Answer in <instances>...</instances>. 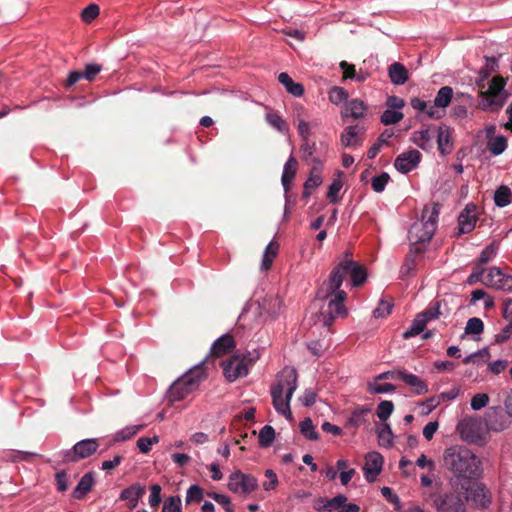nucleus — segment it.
I'll return each instance as SVG.
<instances>
[{"mask_svg":"<svg viewBox=\"0 0 512 512\" xmlns=\"http://www.w3.org/2000/svg\"><path fill=\"white\" fill-rule=\"evenodd\" d=\"M497 252H498V244L496 242H493L490 245H488L481 252L478 265L485 264V263L491 261L492 259H494L495 256L497 255Z\"/></svg>","mask_w":512,"mask_h":512,"instance_id":"49","label":"nucleus"},{"mask_svg":"<svg viewBox=\"0 0 512 512\" xmlns=\"http://www.w3.org/2000/svg\"><path fill=\"white\" fill-rule=\"evenodd\" d=\"M378 443L382 447H390L393 444V433L389 424H383L378 430Z\"/></svg>","mask_w":512,"mask_h":512,"instance_id":"38","label":"nucleus"},{"mask_svg":"<svg viewBox=\"0 0 512 512\" xmlns=\"http://www.w3.org/2000/svg\"><path fill=\"white\" fill-rule=\"evenodd\" d=\"M208 496L218 504L222 505L226 512H234V509L231 505V500L228 496L219 493H209Z\"/></svg>","mask_w":512,"mask_h":512,"instance_id":"57","label":"nucleus"},{"mask_svg":"<svg viewBox=\"0 0 512 512\" xmlns=\"http://www.w3.org/2000/svg\"><path fill=\"white\" fill-rule=\"evenodd\" d=\"M298 375L294 368L285 367L277 375L270 393L275 410L287 420H292L291 398L298 387Z\"/></svg>","mask_w":512,"mask_h":512,"instance_id":"3","label":"nucleus"},{"mask_svg":"<svg viewBox=\"0 0 512 512\" xmlns=\"http://www.w3.org/2000/svg\"><path fill=\"white\" fill-rule=\"evenodd\" d=\"M394 410V404L392 401L384 400L381 401L377 406L376 414L381 421H386Z\"/></svg>","mask_w":512,"mask_h":512,"instance_id":"44","label":"nucleus"},{"mask_svg":"<svg viewBox=\"0 0 512 512\" xmlns=\"http://www.w3.org/2000/svg\"><path fill=\"white\" fill-rule=\"evenodd\" d=\"M367 389H368V392L371 394H382V393L394 392L396 390V387L390 383L380 384L377 382H372V383H368Z\"/></svg>","mask_w":512,"mask_h":512,"instance_id":"48","label":"nucleus"},{"mask_svg":"<svg viewBox=\"0 0 512 512\" xmlns=\"http://www.w3.org/2000/svg\"><path fill=\"white\" fill-rule=\"evenodd\" d=\"M145 494L144 486L140 484H134L130 487L124 489L120 494L121 500L128 501V506L130 509H134L138 505L139 499Z\"/></svg>","mask_w":512,"mask_h":512,"instance_id":"23","label":"nucleus"},{"mask_svg":"<svg viewBox=\"0 0 512 512\" xmlns=\"http://www.w3.org/2000/svg\"><path fill=\"white\" fill-rule=\"evenodd\" d=\"M256 306L257 314L263 319L276 318L283 306V301L278 295H266L258 299L252 306Z\"/></svg>","mask_w":512,"mask_h":512,"instance_id":"12","label":"nucleus"},{"mask_svg":"<svg viewBox=\"0 0 512 512\" xmlns=\"http://www.w3.org/2000/svg\"><path fill=\"white\" fill-rule=\"evenodd\" d=\"M452 95H453V90L451 87L444 86V87L440 88V90L438 91V93L434 99L435 105L437 107H440L441 109L446 108L449 105V103L451 102Z\"/></svg>","mask_w":512,"mask_h":512,"instance_id":"37","label":"nucleus"},{"mask_svg":"<svg viewBox=\"0 0 512 512\" xmlns=\"http://www.w3.org/2000/svg\"><path fill=\"white\" fill-rule=\"evenodd\" d=\"M328 96H329V100L333 104L339 105L343 101L347 100L348 93L346 92V90L344 88L334 86L329 90Z\"/></svg>","mask_w":512,"mask_h":512,"instance_id":"45","label":"nucleus"},{"mask_svg":"<svg viewBox=\"0 0 512 512\" xmlns=\"http://www.w3.org/2000/svg\"><path fill=\"white\" fill-rule=\"evenodd\" d=\"M267 123L279 132H287L288 126L285 120L277 113L269 112L266 114Z\"/></svg>","mask_w":512,"mask_h":512,"instance_id":"39","label":"nucleus"},{"mask_svg":"<svg viewBox=\"0 0 512 512\" xmlns=\"http://www.w3.org/2000/svg\"><path fill=\"white\" fill-rule=\"evenodd\" d=\"M265 476L267 478V481L263 482L262 484L264 490L269 491L275 489L276 486L278 485V478L274 471L271 469H267L265 471Z\"/></svg>","mask_w":512,"mask_h":512,"instance_id":"62","label":"nucleus"},{"mask_svg":"<svg viewBox=\"0 0 512 512\" xmlns=\"http://www.w3.org/2000/svg\"><path fill=\"white\" fill-rule=\"evenodd\" d=\"M439 213V205L436 203L424 207L421 220L415 222L408 233L412 244L426 243L431 240L437 228Z\"/></svg>","mask_w":512,"mask_h":512,"instance_id":"5","label":"nucleus"},{"mask_svg":"<svg viewBox=\"0 0 512 512\" xmlns=\"http://www.w3.org/2000/svg\"><path fill=\"white\" fill-rule=\"evenodd\" d=\"M399 379L403 380L407 385L414 388L417 395H423L428 392L427 383L415 374L403 371L398 373Z\"/></svg>","mask_w":512,"mask_h":512,"instance_id":"24","label":"nucleus"},{"mask_svg":"<svg viewBox=\"0 0 512 512\" xmlns=\"http://www.w3.org/2000/svg\"><path fill=\"white\" fill-rule=\"evenodd\" d=\"M390 176L388 173L383 172L381 175L372 179V188L375 192L380 193L384 191L386 184L388 183Z\"/></svg>","mask_w":512,"mask_h":512,"instance_id":"55","label":"nucleus"},{"mask_svg":"<svg viewBox=\"0 0 512 512\" xmlns=\"http://www.w3.org/2000/svg\"><path fill=\"white\" fill-rule=\"evenodd\" d=\"M490 357H491V355H490L488 349L485 348L478 352H475V353H472V354L466 356L463 359V363H465V364L474 363L477 361L478 358H482V362H487L490 359Z\"/></svg>","mask_w":512,"mask_h":512,"instance_id":"58","label":"nucleus"},{"mask_svg":"<svg viewBox=\"0 0 512 512\" xmlns=\"http://www.w3.org/2000/svg\"><path fill=\"white\" fill-rule=\"evenodd\" d=\"M437 129L438 127L435 126L422 127L412 133L410 140L422 150H430L433 148V140Z\"/></svg>","mask_w":512,"mask_h":512,"instance_id":"16","label":"nucleus"},{"mask_svg":"<svg viewBox=\"0 0 512 512\" xmlns=\"http://www.w3.org/2000/svg\"><path fill=\"white\" fill-rule=\"evenodd\" d=\"M161 486L154 484L150 487L149 505L156 508L161 502Z\"/></svg>","mask_w":512,"mask_h":512,"instance_id":"61","label":"nucleus"},{"mask_svg":"<svg viewBox=\"0 0 512 512\" xmlns=\"http://www.w3.org/2000/svg\"><path fill=\"white\" fill-rule=\"evenodd\" d=\"M322 165H312L310 175L308 179L304 183V188L306 190H312L317 188L322 184V175H321Z\"/></svg>","mask_w":512,"mask_h":512,"instance_id":"34","label":"nucleus"},{"mask_svg":"<svg viewBox=\"0 0 512 512\" xmlns=\"http://www.w3.org/2000/svg\"><path fill=\"white\" fill-rule=\"evenodd\" d=\"M95 483L93 473H86L78 482L76 488L73 491V496L76 499L83 498L93 487Z\"/></svg>","mask_w":512,"mask_h":512,"instance_id":"27","label":"nucleus"},{"mask_svg":"<svg viewBox=\"0 0 512 512\" xmlns=\"http://www.w3.org/2000/svg\"><path fill=\"white\" fill-rule=\"evenodd\" d=\"M99 448L96 438H88L77 442L70 450L64 452L63 459L66 462H77L92 456Z\"/></svg>","mask_w":512,"mask_h":512,"instance_id":"10","label":"nucleus"},{"mask_svg":"<svg viewBox=\"0 0 512 512\" xmlns=\"http://www.w3.org/2000/svg\"><path fill=\"white\" fill-rule=\"evenodd\" d=\"M335 275L330 274L328 280L323 282L316 294L318 300L327 302V308H321L325 326H330L336 317L347 315V309L344 305L347 294L340 289V279Z\"/></svg>","mask_w":512,"mask_h":512,"instance_id":"2","label":"nucleus"},{"mask_svg":"<svg viewBox=\"0 0 512 512\" xmlns=\"http://www.w3.org/2000/svg\"><path fill=\"white\" fill-rule=\"evenodd\" d=\"M427 324L428 323L420 316V314H417V316L412 322L411 327L403 333V338L409 339L411 337L419 335L421 332L424 331Z\"/></svg>","mask_w":512,"mask_h":512,"instance_id":"36","label":"nucleus"},{"mask_svg":"<svg viewBox=\"0 0 512 512\" xmlns=\"http://www.w3.org/2000/svg\"><path fill=\"white\" fill-rule=\"evenodd\" d=\"M342 186L343 184L340 179H334L331 185L329 186L327 197L330 199L332 203H337L339 201L338 194Z\"/></svg>","mask_w":512,"mask_h":512,"instance_id":"56","label":"nucleus"},{"mask_svg":"<svg viewBox=\"0 0 512 512\" xmlns=\"http://www.w3.org/2000/svg\"><path fill=\"white\" fill-rule=\"evenodd\" d=\"M488 75L489 72L487 70H483L481 71L480 79L476 81V86L480 89L479 95L481 97V101L479 105L484 110L493 108L499 109L507 99V94L504 90L505 79L501 76L493 77L488 88L484 90V81Z\"/></svg>","mask_w":512,"mask_h":512,"instance_id":"4","label":"nucleus"},{"mask_svg":"<svg viewBox=\"0 0 512 512\" xmlns=\"http://www.w3.org/2000/svg\"><path fill=\"white\" fill-rule=\"evenodd\" d=\"M383 466V457L378 452H370L365 457L363 471L368 482L376 480Z\"/></svg>","mask_w":512,"mask_h":512,"instance_id":"17","label":"nucleus"},{"mask_svg":"<svg viewBox=\"0 0 512 512\" xmlns=\"http://www.w3.org/2000/svg\"><path fill=\"white\" fill-rule=\"evenodd\" d=\"M341 143L345 147H358L362 141L359 138V128L357 126L347 127L341 135Z\"/></svg>","mask_w":512,"mask_h":512,"instance_id":"29","label":"nucleus"},{"mask_svg":"<svg viewBox=\"0 0 512 512\" xmlns=\"http://www.w3.org/2000/svg\"><path fill=\"white\" fill-rule=\"evenodd\" d=\"M205 378L206 374L202 365L193 367L170 386L168 391L169 400L176 402L184 399L195 391Z\"/></svg>","mask_w":512,"mask_h":512,"instance_id":"6","label":"nucleus"},{"mask_svg":"<svg viewBox=\"0 0 512 512\" xmlns=\"http://www.w3.org/2000/svg\"><path fill=\"white\" fill-rule=\"evenodd\" d=\"M234 346L235 343L233 337L231 335H223L214 342L211 352L213 355L220 357L230 352Z\"/></svg>","mask_w":512,"mask_h":512,"instance_id":"25","label":"nucleus"},{"mask_svg":"<svg viewBox=\"0 0 512 512\" xmlns=\"http://www.w3.org/2000/svg\"><path fill=\"white\" fill-rule=\"evenodd\" d=\"M466 500L475 507L486 508L491 503V494L483 484L473 483L467 489Z\"/></svg>","mask_w":512,"mask_h":512,"instance_id":"15","label":"nucleus"},{"mask_svg":"<svg viewBox=\"0 0 512 512\" xmlns=\"http://www.w3.org/2000/svg\"><path fill=\"white\" fill-rule=\"evenodd\" d=\"M388 74L395 85H403L408 80V71L404 65L394 62L389 66Z\"/></svg>","mask_w":512,"mask_h":512,"instance_id":"26","label":"nucleus"},{"mask_svg":"<svg viewBox=\"0 0 512 512\" xmlns=\"http://www.w3.org/2000/svg\"><path fill=\"white\" fill-rule=\"evenodd\" d=\"M494 202L498 207H506L512 202V191L508 186H500L494 193Z\"/></svg>","mask_w":512,"mask_h":512,"instance_id":"33","label":"nucleus"},{"mask_svg":"<svg viewBox=\"0 0 512 512\" xmlns=\"http://www.w3.org/2000/svg\"><path fill=\"white\" fill-rule=\"evenodd\" d=\"M452 129L446 125H441L437 129V145L442 155L450 154L453 150Z\"/></svg>","mask_w":512,"mask_h":512,"instance_id":"19","label":"nucleus"},{"mask_svg":"<svg viewBox=\"0 0 512 512\" xmlns=\"http://www.w3.org/2000/svg\"><path fill=\"white\" fill-rule=\"evenodd\" d=\"M301 433L310 440H317L319 438L318 433L315 431V427L310 418H305L300 423Z\"/></svg>","mask_w":512,"mask_h":512,"instance_id":"47","label":"nucleus"},{"mask_svg":"<svg viewBox=\"0 0 512 512\" xmlns=\"http://www.w3.org/2000/svg\"><path fill=\"white\" fill-rule=\"evenodd\" d=\"M278 80L286 88L287 92H289L293 96L300 97L303 95V85L301 83L294 82L287 73H280L278 76Z\"/></svg>","mask_w":512,"mask_h":512,"instance_id":"30","label":"nucleus"},{"mask_svg":"<svg viewBox=\"0 0 512 512\" xmlns=\"http://www.w3.org/2000/svg\"><path fill=\"white\" fill-rule=\"evenodd\" d=\"M315 151V142H312L309 139L303 140L301 145L302 160L310 165H322V161L314 155Z\"/></svg>","mask_w":512,"mask_h":512,"instance_id":"28","label":"nucleus"},{"mask_svg":"<svg viewBox=\"0 0 512 512\" xmlns=\"http://www.w3.org/2000/svg\"><path fill=\"white\" fill-rule=\"evenodd\" d=\"M279 245L276 242H270L263 253L261 261V270L267 271L271 268L274 259L277 256Z\"/></svg>","mask_w":512,"mask_h":512,"instance_id":"31","label":"nucleus"},{"mask_svg":"<svg viewBox=\"0 0 512 512\" xmlns=\"http://www.w3.org/2000/svg\"><path fill=\"white\" fill-rule=\"evenodd\" d=\"M367 107L362 100L352 99L345 103L341 114L342 117H351L353 119H361L366 115Z\"/></svg>","mask_w":512,"mask_h":512,"instance_id":"21","label":"nucleus"},{"mask_svg":"<svg viewBox=\"0 0 512 512\" xmlns=\"http://www.w3.org/2000/svg\"><path fill=\"white\" fill-rule=\"evenodd\" d=\"M489 402V397L485 393H478L471 399L470 405L473 410H480Z\"/></svg>","mask_w":512,"mask_h":512,"instance_id":"59","label":"nucleus"},{"mask_svg":"<svg viewBox=\"0 0 512 512\" xmlns=\"http://www.w3.org/2000/svg\"><path fill=\"white\" fill-rule=\"evenodd\" d=\"M502 271L498 267H490L489 269L484 271V279L483 284L490 288H496L498 282H500V277L502 275Z\"/></svg>","mask_w":512,"mask_h":512,"instance_id":"35","label":"nucleus"},{"mask_svg":"<svg viewBox=\"0 0 512 512\" xmlns=\"http://www.w3.org/2000/svg\"><path fill=\"white\" fill-rule=\"evenodd\" d=\"M162 512H182L181 498L179 496L168 497L163 504Z\"/></svg>","mask_w":512,"mask_h":512,"instance_id":"50","label":"nucleus"},{"mask_svg":"<svg viewBox=\"0 0 512 512\" xmlns=\"http://www.w3.org/2000/svg\"><path fill=\"white\" fill-rule=\"evenodd\" d=\"M347 502V497L344 495H337L332 499L319 497L314 500L313 508L318 512H332L339 509Z\"/></svg>","mask_w":512,"mask_h":512,"instance_id":"20","label":"nucleus"},{"mask_svg":"<svg viewBox=\"0 0 512 512\" xmlns=\"http://www.w3.org/2000/svg\"><path fill=\"white\" fill-rule=\"evenodd\" d=\"M421 158V153L418 150H408L396 157L394 167L400 173L407 174L419 165Z\"/></svg>","mask_w":512,"mask_h":512,"instance_id":"14","label":"nucleus"},{"mask_svg":"<svg viewBox=\"0 0 512 512\" xmlns=\"http://www.w3.org/2000/svg\"><path fill=\"white\" fill-rule=\"evenodd\" d=\"M143 429V425H131L127 426L121 430H119L114 437V440L119 441H126L130 438H132L134 435H136L139 431Z\"/></svg>","mask_w":512,"mask_h":512,"instance_id":"40","label":"nucleus"},{"mask_svg":"<svg viewBox=\"0 0 512 512\" xmlns=\"http://www.w3.org/2000/svg\"><path fill=\"white\" fill-rule=\"evenodd\" d=\"M330 274H336L335 276L340 279L339 284L341 286L347 274L350 275L353 286L362 285L367 278L365 268L354 262L349 252L345 253L344 259L339 262Z\"/></svg>","mask_w":512,"mask_h":512,"instance_id":"7","label":"nucleus"},{"mask_svg":"<svg viewBox=\"0 0 512 512\" xmlns=\"http://www.w3.org/2000/svg\"><path fill=\"white\" fill-rule=\"evenodd\" d=\"M484 330V323L480 318H470L465 327V333L468 335H479Z\"/></svg>","mask_w":512,"mask_h":512,"instance_id":"43","label":"nucleus"},{"mask_svg":"<svg viewBox=\"0 0 512 512\" xmlns=\"http://www.w3.org/2000/svg\"><path fill=\"white\" fill-rule=\"evenodd\" d=\"M298 169V162L295 157L292 155L288 158L286 163L284 164L283 173L281 177V182L284 188V191L287 193L291 185L293 183V180L295 178V175L297 173Z\"/></svg>","mask_w":512,"mask_h":512,"instance_id":"22","label":"nucleus"},{"mask_svg":"<svg viewBox=\"0 0 512 512\" xmlns=\"http://www.w3.org/2000/svg\"><path fill=\"white\" fill-rule=\"evenodd\" d=\"M500 278V282H498L495 289L504 292H512V274L502 273Z\"/></svg>","mask_w":512,"mask_h":512,"instance_id":"63","label":"nucleus"},{"mask_svg":"<svg viewBox=\"0 0 512 512\" xmlns=\"http://www.w3.org/2000/svg\"><path fill=\"white\" fill-rule=\"evenodd\" d=\"M434 506L438 512H465V507L459 495L446 493L434 499Z\"/></svg>","mask_w":512,"mask_h":512,"instance_id":"13","label":"nucleus"},{"mask_svg":"<svg viewBox=\"0 0 512 512\" xmlns=\"http://www.w3.org/2000/svg\"><path fill=\"white\" fill-rule=\"evenodd\" d=\"M441 303L439 301L432 303L430 306H428L423 312L419 313L420 316L429 323L430 321H433L441 315L440 312Z\"/></svg>","mask_w":512,"mask_h":512,"instance_id":"42","label":"nucleus"},{"mask_svg":"<svg viewBox=\"0 0 512 512\" xmlns=\"http://www.w3.org/2000/svg\"><path fill=\"white\" fill-rule=\"evenodd\" d=\"M100 9L96 4H90L81 13V18L85 23L92 22L98 15Z\"/></svg>","mask_w":512,"mask_h":512,"instance_id":"53","label":"nucleus"},{"mask_svg":"<svg viewBox=\"0 0 512 512\" xmlns=\"http://www.w3.org/2000/svg\"><path fill=\"white\" fill-rule=\"evenodd\" d=\"M486 145L488 151L494 156L502 154L508 146L506 137L502 135L487 140Z\"/></svg>","mask_w":512,"mask_h":512,"instance_id":"32","label":"nucleus"},{"mask_svg":"<svg viewBox=\"0 0 512 512\" xmlns=\"http://www.w3.org/2000/svg\"><path fill=\"white\" fill-rule=\"evenodd\" d=\"M403 119V113L393 110L387 109L381 115V122L384 125H391L400 122Z\"/></svg>","mask_w":512,"mask_h":512,"instance_id":"46","label":"nucleus"},{"mask_svg":"<svg viewBox=\"0 0 512 512\" xmlns=\"http://www.w3.org/2000/svg\"><path fill=\"white\" fill-rule=\"evenodd\" d=\"M252 363V359H247L246 356L234 355L227 361L223 362V372L225 378L229 382H233L240 377H244L248 374L249 364Z\"/></svg>","mask_w":512,"mask_h":512,"instance_id":"11","label":"nucleus"},{"mask_svg":"<svg viewBox=\"0 0 512 512\" xmlns=\"http://www.w3.org/2000/svg\"><path fill=\"white\" fill-rule=\"evenodd\" d=\"M393 305L385 300H381L378 306L374 309L373 315L375 318H385L392 311Z\"/></svg>","mask_w":512,"mask_h":512,"instance_id":"54","label":"nucleus"},{"mask_svg":"<svg viewBox=\"0 0 512 512\" xmlns=\"http://www.w3.org/2000/svg\"><path fill=\"white\" fill-rule=\"evenodd\" d=\"M443 465L459 480L478 479L483 473L481 459L471 449L460 444L445 448Z\"/></svg>","mask_w":512,"mask_h":512,"instance_id":"1","label":"nucleus"},{"mask_svg":"<svg viewBox=\"0 0 512 512\" xmlns=\"http://www.w3.org/2000/svg\"><path fill=\"white\" fill-rule=\"evenodd\" d=\"M159 442L158 436L153 437H141L137 440V447L141 453H148L154 444Z\"/></svg>","mask_w":512,"mask_h":512,"instance_id":"51","label":"nucleus"},{"mask_svg":"<svg viewBox=\"0 0 512 512\" xmlns=\"http://www.w3.org/2000/svg\"><path fill=\"white\" fill-rule=\"evenodd\" d=\"M275 438V430L270 425H265L259 432V444L261 447H269Z\"/></svg>","mask_w":512,"mask_h":512,"instance_id":"41","label":"nucleus"},{"mask_svg":"<svg viewBox=\"0 0 512 512\" xmlns=\"http://www.w3.org/2000/svg\"><path fill=\"white\" fill-rule=\"evenodd\" d=\"M476 221V206L467 204L458 217V234L471 232L475 228Z\"/></svg>","mask_w":512,"mask_h":512,"instance_id":"18","label":"nucleus"},{"mask_svg":"<svg viewBox=\"0 0 512 512\" xmlns=\"http://www.w3.org/2000/svg\"><path fill=\"white\" fill-rule=\"evenodd\" d=\"M500 278V282H498L495 289L504 292H512V274L502 273Z\"/></svg>","mask_w":512,"mask_h":512,"instance_id":"64","label":"nucleus"},{"mask_svg":"<svg viewBox=\"0 0 512 512\" xmlns=\"http://www.w3.org/2000/svg\"><path fill=\"white\" fill-rule=\"evenodd\" d=\"M456 430L463 441L477 443L482 439L483 422L479 417L466 416L458 422Z\"/></svg>","mask_w":512,"mask_h":512,"instance_id":"8","label":"nucleus"},{"mask_svg":"<svg viewBox=\"0 0 512 512\" xmlns=\"http://www.w3.org/2000/svg\"><path fill=\"white\" fill-rule=\"evenodd\" d=\"M258 480L251 474L235 471L229 475L227 487L236 494L248 495L258 488Z\"/></svg>","mask_w":512,"mask_h":512,"instance_id":"9","label":"nucleus"},{"mask_svg":"<svg viewBox=\"0 0 512 512\" xmlns=\"http://www.w3.org/2000/svg\"><path fill=\"white\" fill-rule=\"evenodd\" d=\"M484 269L482 268L481 265H476L474 268H473V271L472 273L468 276L467 278V284L468 285H474L476 284L477 282H481L483 283V279H484Z\"/></svg>","mask_w":512,"mask_h":512,"instance_id":"60","label":"nucleus"},{"mask_svg":"<svg viewBox=\"0 0 512 512\" xmlns=\"http://www.w3.org/2000/svg\"><path fill=\"white\" fill-rule=\"evenodd\" d=\"M203 498V489L198 485H191L187 490L185 501L187 504L199 502Z\"/></svg>","mask_w":512,"mask_h":512,"instance_id":"52","label":"nucleus"}]
</instances>
